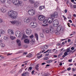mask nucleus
<instances>
[{
    "label": "nucleus",
    "instance_id": "15",
    "mask_svg": "<svg viewBox=\"0 0 76 76\" xmlns=\"http://www.w3.org/2000/svg\"><path fill=\"white\" fill-rule=\"evenodd\" d=\"M61 26L59 25L56 28V30L58 31V32H60L61 30V29L62 28H61Z\"/></svg>",
    "mask_w": 76,
    "mask_h": 76
},
{
    "label": "nucleus",
    "instance_id": "2",
    "mask_svg": "<svg viewBox=\"0 0 76 76\" xmlns=\"http://www.w3.org/2000/svg\"><path fill=\"white\" fill-rule=\"evenodd\" d=\"M59 24L58 20L57 19L54 20L52 23V25L54 27H57Z\"/></svg>",
    "mask_w": 76,
    "mask_h": 76
},
{
    "label": "nucleus",
    "instance_id": "18",
    "mask_svg": "<svg viewBox=\"0 0 76 76\" xmlns=\"http://www.w3.org/2000/svg\"><path fill=\"white\" fill-rule=\"evenodd\" d=\"M34 7H38L39 6V2L37 1L34 3Z\"/></svg>",
    "mask_w": 76,
    "mask_h": 76
},
{
    "label": "nucleus",
    "instance_id": "50",
    "mask_svg": "<svg viewBox=\"0 0 76 76\" xmlns=\"http://www.w3.org/2000/svg\"><path fill=\"white\" fill-rule=\"evenodd\" d=\"M67 71V69L63 71L62 72V73H64L65 72H66Z\"/></svg>",
    "mask_w": 76,
    "mask_h": 76
},
{
    "label": "nucleus",
    "instance_id": "12",
    "mask_svg": "<svg viewBox=\"0 0 76 76\" xmlns=\"http://www.w3.org/2000/svg\"><path fill=\"white\" fill-rule=\"evenodd\" d=\"M0 10L1 13H5L7 11V9L5 7H2L1 8Z\"/></svg>",
    "mask_w": 76,
    "mask_h": 76
},
{
    "label": "nucleus",
    "instance_id": "49",
    "mask_svg": "<svg viewBox=\"0 0 76 76\" xmlns=\"http://www.w3.org/2000/svg\"><path fill=\"white\" fill-rule=\"evenodd\" d=\"M48 57H46L45 58H44V59L45 60H48Z\"/></svg>",
    "mask_w": 76,
    "mask_h": 76
},
{
    "label": "nucleus",
    "instance_id": "55",
    "mask_svg": "<svg viewBox=\"0 0 76 76\" xmlns=\"http://www.w3.org/2000/svg\"><path fill=\"white\" fill-rule=\"evenodd\" d=\"M4 39L5 40H6V39H7V37H4Z\"/></svg>",
    "mask_w": 76,
    "mask_h": 76
},
{
    "label": "nucleus",
    "instance_id": "60",
    "mask_svg": "<svg viewBox=\"0 0 76 76\" xmlns=\"http://www.w3.org/2000/svg\"><path fill=\"white\" fill-rule=\"evenodd\" d=\"M69 6L71 7H72V3H70L69 4Z\"/></svg>",
    "mask_w": 76,
    "mask_h": 76
},
{
    "label": "nucleus",
    "instance_id": "59",
    "mask_svg": "<svg viewBox=\"0 0 76 76\" xmlns=\"http://www.w3.org/2000/svg\"><path fill=\"white\" fill-rule=\"evenodd\" d=\"M73 8H74V9H76V5H74L73 6Z\"/></svg>",
    "mask_w": 76,
    "mask_h": 76
},
{
    "label": "nucleus",
    "instance_id": "63",
    "mask_svg": "<svg viewBox=\"0 0 76 76\" xmlns=\"http://www.w3.org/2000/svg\"><path fill=\"white\" fill-rule=\"evenodd\" d=\"M69 22H70V23H72V20H69Z\"/></svg>",
    "mask_w": 76,
    "mask_h": 76
},
{
    "label": "nucleus",
    "instance_id": "36",
    "mask_svg": "<svg viewBox=\"0 0 76 76\" xmlns=\"http://www.w3.org/2000/svg\"><path fill=\"white\" fill-rule=\"evenodd\" d=\"M52 61H53V60H50L48 61H47V63H51Z\"/></svg>",
    "mask_w": 76,
    "mask_h": 76
},
{
    "label": "nucleus",
    "instance_id": "31",
    "mask_svg": "<svg viewBox=\"0 0 76 76\" xmlns=\"http://www.w3.org/2000/svg\"><path fill=\"white\" fill-rule=\"evenodd\" d=\"M44 48L45 50H47L48 49V46L47 45H45L44 46Z\"/></svg>",
    "mask_w": 76,
    "mask_h": 76
},
{
    "label": "nucleus",
    "instance_id": "4",
    "mask_svg": "<svg viewBox=\"0 0 76 76\" xmlns=\"http://www.w3.org/2000/svg\"><path fill=\"white\" fill-rule=\"evenodd\" d=\"M50 16L53 18H57L58 17V13L55 12L51 14Z\"/></svg>",
    "mask_w": 76,
    "mask_h": 76
},
{
    "label": "nucleus",
    "instance_id": "14",
    "mask_svg": "<svg viewBox=\"0 0 76 76\" xmlns=\"http://www.w3.org/2000/svg\"><path fill=\"white\" fill-rule=\"evenodd\" d=\"M54 19L53 18H50L48 19V23H52Z\"/></svg>",
    "mask_w": 76,
    "mask_h": 76
},
{
    "label": "nucleus",
    "instance_id": "10",
    "mask_svg": "<svg viewBox=\"0 0 76 76\" xmlns=\"http://www.w3.org/2000/svg\"><path fill=\"white\" fill-rule=\"evenodd\" d=\"M30 26H32L33 28H36V27L37 26V23L32 22L31 23Z\"/></svg>",
    "mask_w": 76,
    "mask_h": 76
},
{
    "label": "nucleus",
    "instance_id": "52",
    "mask_svg": "<svg viewBox=\"0 0 76 76\" xmlns=\"http://www.w3.org/2000/svg\"><path fill=\"white\" fill-rule=\"evenodd\" d=\"M12 53H8L7 55V56H10V55H12Z\"/></svg>",
    "mask_w": 76,
    "mask_h": 76
},
{
    "label": "nucleus",
    "instance_id": "9",
    "mask_svg": "<svg viewBox=\"0 0 76 76\" xmlns=\"http://www.w3.org/2000/svg\"><path fill=\"white\" fill-rule=\"evenodd\" d=\"M26 34H27V35H31L32 32V30L30 28H28L26 29Z\"/></svg>",
    "mask_w": 76,
    "mask_h": 76
},
{
    "label": "nucleus",
    "instance_id": "27",
    "mask_svg": "<svg viewBox=\"0 0 76 76\" xmlns=\"http://www.w3.org/2000/svg\"><path fill=\"white\" fill-rule=\"evenodd\" d=\"M32 55V54L29 53V54L28 55L26 56V57H27L28 58H30V57H31Z\"/></svg>",
    "mask_w": 76,
    "mask_h": 76
},
{
    "label": "nucleus",
    "instance_id": "25",
    "mask_svg": "<svg viewBox=\"0 0 76 76\" xmlns=\"http://www.w3.org/2000/svg\"><path fill=\"white\" fill-rule=\"evenodd\" d=\"M29 2L31 4H34L35 3V1L33 0H29Z\"/></svg>",
    "mask_w": 76,
    "mask_h": 76
},
{
    "label": "nucleus",
    "instance_id": "58",
    "mask_svg": "<svg viewBox=\"0 0 76 76\" xmlns=\"http://www.w3.org/2000/svg\"><path fill=\"white\" fill-rule=\"evenodd\" d=\"M2 22H3V20L1 19H0V23H1Z\"/></svg>",
    "mask_w": 76,
    "mask_h": 76
},
{
    "label": "nucleus",
    "instance_id": "37",
    "mask_svg": "<svg viewBox=\"0 0 76 76\" xmlns=\"http://www.w3.org/2000/svg\"><path fill=\"white\" fill-rule=\"evenodd\" d=\"M72 50L69 49H67L66 50V52L67 53H69V52H71Z\"/></svg>",
    "mask_w": 76,
    "mask_h": 76
},
{
    "label": "nucleus",
    "instance_id": "26",
    "mask_svg": "<svg viewBox=\"0 0 76 76\" xmlns=\"http://www.w3.org/2000/svg\"><path fill=\"white\" fill-rule=\"evenodd\" d=\"M35 35L37 40H38V34L37 33H35Z\"/></svg>",
    "mask_w": 76,
    "mask_h": 76
},
{
    "label": "nucleus",
    "instance_id": "42",
    "mask_svg": "<svg viewBox=\"0 0 76 76\" xmlns=\"http://www.w3.org/2000/svg\"><path fill=\"white\" fill-rule=\"evenodd\" d=\"M0 1L2 3H5L6 1V0H0Z\"/></svg>",
    "mask_w": 76,
    "mask_h": 76
},
{
    "label": "nucleus",
    "instance_id": "43",
    "mask_svg": "<svg viewBox=\"0 0 76 76\" xmlns=\"http://www.w3.org/2000/svg\"><path fill=\"white\" fill-rule=\"evenodd\" d=\"M1 47H4V44L3 43L1 44Z\"/></svg>",
    "mask_w": 76,
    "mask_h": 76
},
{
    "label": "nucleus",
    "instance_id": "57",
    "mask_svg": "<svg viewBox=\"0 0 76 76\" xmlns=\"http://www.w3.org/2000/svg\"><path fill=\"white\" fill-rule=\"evenodd\" d=\"M71 40L70 39H68V42H71Z\"/></svg>",
    "mask_w": 76,
    "mask_h": 76
},
{
    "label": "nucleus",
    "instance_id": "3",
    "mask_svg": "<svg viewBox=\"0 0 76 76\" xmlns=\"http://www.w3.org/2000/svg\"><path fill=\"white\" fill-rule=\"evenodd\" d=\"M28 13L31 16H34L35 14V12L33 9L29 10L28 11Z\"/></svg>",
    "mask_w": 76,
    "mask_h": 76
},
{
    "label": "nucleus",
    "instance_id": "46",
    "mask_svg": "<svg viewBox=\"0 0 76 76\" xmlns=\"http://www.w3.org/2000/svg\"><path fill=\"white\" fill-rule=\"evenodd\" d=\"M41 57H42V54L41 55V56H37V57L39 59L40 58H41Z\"/></svg>",
    "mask_w": 76,
    "mask_h": 76
},
{
    "label": "nucleus",
    "instance_id": "64",
    "mask_svg": "<svg viewBox=\"0 0 76 76\" xmlns=\"http://www.w3.org/2000/svg\"><path fill=\"white\" fill-rule=\"evenodd\" d=\"M73 16L75 17V18H76V15L75 14H74L73 15Z\"/></svg>",
    "mask_w": 76,
    "mask_h": 76
},
{
    "label": "nucleus",
    "instance_id": "23",
    "mask_svg": "<svg viewBox=\"0 0 76 76\" xmlns=\"http://www.w3.org/2000/svg\"><path fill=\"white\" fill-rule=\"evenodd\" d=\"M68 54V53H67V52H65L64 53V55L62 56L63 58H64L65 57H66V56H67Z\"/></svg>",
    "mask_w": 76,
    "mask_h": 76
},
{
    "label": "nucleus",
    "instance_id": "47",
    "mask_svg": "<svg viewBox=\"0 0 76 76\" xmlns=\"http://www.w3.org/2000/svg\"><path fill=\"white\" fill-rule=\"evenodd\" d=\"M28 54V53L27 52H25L23 53V55H26V54Z\"/></svg>",
    "mask_w": 76,
    "mask_h": 76
},
{
    "label": "nucleus",
    "instance_id": "32",
    "mask_svg": "<svg viewBox=\"0 0 76 76\" xmlns=\"http://www.w3.org/2000/svg\"><path fill=\"white\" fill-rule=\"evenodd\" d=\"M32 67L30 66L29 67L28 69V71H31V70H32Z\"/></svg>",
    "mask_w": 76,
    "mask_h": 76
},
{
    "label": "nucleus",
    "instance_id": "61",
    "mask_svg": "<svg viewBox=\"0 0 76 76\" xmlns=\"http://www.w3.org/2000/svg\"><path fill=\"white\" fill-rule=\"evenodd\" d=\"M70 23H68L67 25L69 27H70Z\"/></svg>",
    "mask_w": 76,
    "mask_h": 76
},
{
    "label": "nucleus",
    "instance_id": "6",
    "mask_svg": "<svg viewBox=\"0 0 76 76\" xmlns=\"http://www.w3.org/2000/svg\"><path fill=\"white\" fill-rule=\"evenodd\" d=\"M45 16L40 15H39L38 17V19L39 20H41V21H42V20H44V19H45Z\"/></svg>",
    "mask_w": 76,
    "mask_h": 76
},
{
    "label": "nucleus",
    "instance_id": "19",
    "mask_svg": "<svg viewBox=\"0 0 76 76\" xmlns=\"http://www.w3.org/2000/svg\"><path fill=\"white\" fill-rule=\"evenodd\" d=\"M30 21L28 18H26L24 19V21L26 23H28Z\"/></svg>",
    "mask_w": 76,
    "mask_h": 76
},
{
    "label": "nucleus",
    "instance_id": "11",
    "mask_svg": "<svg viewBox=\"0 0 76 76\" xmlns=\"http://www.w3.org/2000/svg\"><path fill=\"white\" fill-rule=\"evenodd\" d=\"M15 34L17 38H19V37H20L22 36V34L19 31L16 32L15 33Z\"/></svg>",
    "mask_w": 76,
    "mask_h": 76
},
{
    "label": "nucleus",
    "instance_id": "1",
    "mask_svg": "<svg viewBox=\"0 0 76 76\" xmlns=\"http://www.w3.org/2000/svg\"><path fill=\"white\" fill-rule=\"evenodd\" d=\"M8 16L12 19H16L18 18V13L15 11H10L8 12Z\"/></svg>",
    "mask_w": 76,
    "mask_h": 76
},
{
    "label": "nucleus",
    "instance_id": "8",
    "mask_svg": "<svg viewBox=\"0 0 76 76\" xmlns=\"http://www.w3.org/2000/svg\"><path fill=\"white\" fill-rule=\"evenodd\" d=\"M8 34L10 35H13L14 34L13 30L12 29H9L8 30Z\"/></svg>",
    "mask_w": 76,
    "mask_h": 76
},
{
    "label": "nucleus",
    "instance_id": "13",
    "mask_svg": "<svg viewBox=\"0 0 76 76\" xmlns=\"http://www.w3.org/2000/svg\"><path fill=\"white\" fill-rule=\"evenodd\" d=\"M51 49L50 50L49 49L47 50L46 51L44 52V54H45V53H46V56H48L49 55V53H51Z\"/></svg>",
    "mask_w": 76,
    "mask_h": 76
},
{
    "label": "nucleus",
    "instance_id": "41",
    "mask_svg": "<svg viewBox=\"0 0 76 76\" xmlns=\"http://www.w3.org/2000/svg\"><path fill=\"white\" fill-rule=\"evenodd\" d=\"M71 15H68V17H67V18L69 19H70V18H71Z\"/></svg>",
    "mask_w": 76,
    "mask_h": 76
},
{
    "label": "nucleus",
    "instance_id": "45",
    "mask_svg": "<svg viewBox=\"0 0 76 76\" xmlns=\"http://www.w3.org/2000/svg\"><path fill=\"white\" fill-rule=\"evenodd\" d=\"M17 43H18H18H20V40H19V39H17Z\"/></svg>",
    "mask_w": 76,
    "mask_h": 76
},
{
    "label": "nucleus",
    "instance_id": "30",
    "mask_svg": "<svg viewBox=\"0 0 76 76\" xmlns=\"http://www.w3.org/2000/svg\"><path fill=\"white\" fill-rule=\"evenodd\" d=\"M10 38H11V39L13 40V39H15V38H16V37L14 36H10Z\"/></svg>",
    "mask_w": 76,
    "mask_h": 76
},
{
    "label": "nucleus",
    "instance_id": "44",
    "mask_svg": "<svg viewBox=\"0 0 76 76\" xmlns=\"http://www.w3.org/2000/svg\"><path fill=\"white\" fill-rule=\"evenodd\" d=\"M42 26H44V27H45L46 26H48V24H47L45 25L42 24Z\"/></svg>",
    "mask_w": 76,
    "mask_h": 76
},
{
    "label": "nucleus",
    "instance_id": "20",
    "mask_svg": "<svg viewBox=\"0 0 76 76\" xmlns=\"http://www.w3.org/2000/svg\"><path fill=\"white\" fill-rule=\"evenodd\" d=\"M19 5L18 6L20 5V6H23V2L22 1H19L18 2Z\"/></svg>",
    "mask_w": 76,
    "mask_h": 76
},
{
    "label": "nucleus",
    "instance_id": "28",
    "mask_svg": "<svg viewBox=\"0 0 76 76\" xmlns=\"http://www.w3.org/2000/svg\"><path fill=\"white\" fill-rule=\"evenodd\" d=\"M43 23H44L45 24H46V23H48V20H45L43 22Z\"/></svg>",
    "mask_w": 76,
    "mask_h": 76
},
{
    "label": "nucleus",
    "instance_id": "35",
    "mask_svg": "<svg viewBox=\"0 0 76 76\" xmlns=\"http://www.w3.org/2000/svg\"><path fill=\"white\" fill-rule=\"evenodd\" d=\"M34 42H35V40L34 39H31V40L30 41V42H31L32 44H33V43H34Z\"/></svg>",
    "mask_w": 76,
    "mask_h": 76
},
{
    "label": "nucleus",
    "instance_id": "56",
    "mask_svg": "<svg viewBox=\"0 0 76 76\" xmlns=\"http://www.w3.org/2000/svg\"><path fill=\"white\" fill-rule=\"evenodd\" d=\"M21 53V51H19L16 54H19V53Z\"/></svg>",
    "mask_w": 76,
    "mask_h": 76
},
{
    "label": "nucleus",
    "instance_id": "51",
    "mask_svg": "<svg viewBox=\"0 0 76 76\" xmlns=\"http://www.w3.org/2000/svg\"><path fill=\"white\" fill-rule=\"evenodd\" d=\"M67 70L68 71H70V70H71V68L69 67V68H67Z\"/></svg>",
    "mask_w": 76,
    "mask_h": 76
},
{
    "label": "nucleus",
    "instance_id": "38",
    "mask_svg": "<svg viewBox=\"0 0 76 76\" xmlns=\"http://www.w3.org/2000/svg\"><path fill=\"white\" fill-rule=\"evenodd\" d=\"M39 67V66H38V65H37L36 66L35 69L36 70H38V68Z\"/></svg>",
    "mask_w": 76,
    "mask_h": 76
},
{
    "label": "nucleus",
    "instance_id": "33",
    "mask_svg": "<svg viewBox=\"0 0 76 76\" xmlns=\"http://www.w3.org/2000/svg\"><path fill=\"white\" fill-rule=\"evenodd\" d=\"M22 72V69H20L18 72V74H20Z\"/></svg>",
    "mask_w": 76,
    "mask_h": 76
},
{
    "label": "nucleus",
    "instance_id": "5",
    "mask_svg": "<svg viewBox=\"0 0 76 76\" xmlns=\"http://www.w3.org/2000/svg\"><path fill=\"white\" fill-rule=\"evenodd\" d=\"M10 22L12 24V25H19V24H20V22L17 21L16 20H12L10 21Z\"/></svg>",
    "mask_w": 76,
    "mask_h": 76
},
{
    "label": "nucleus",
    "instance_id": "17",
    "mask_svg": "<svg viewBox=\"0 0 76 76\" xmlns=\"http://www.w3.org/2000/svg\"><path fill=\"white\" fill-rule=\"evenodd\" d=\"M29 76V73L27 72L25 73H23L22 74V76Z\"/></svg>",
    "mask_w": 76,
    "mask_h": 76
},
{
    "label": "nucleus",
    "instance_id": "39",
    "mask_svg": "<svg viewBox=\"0 0 76 76\" xmlns=\"http://www.w3.org/2000/svg\"><path fill=\"white\" fill-rule=\"evenodd\" d=\"M40 37L41 38H44V35H43L42 34V33H41L40 34Z\"/></svg>",
    "mask_w": 76,
    "mask_h": 76
},
{
    "label": "nucleus",
    "instance_id": "48",
    "mask_svg": "<svg viewBox=\"0 0 76 76\" xmlns=\"http://www.w3.org/2000/svg\"><path fill=\"white\" fill-rule=\"evenodd\" d=\"M11 2V1L10 0H8L7 1V3H10Z\"/></svg>",
    "mask_w": 76,
    "mask_h": 76
},
{
    "label": "nucleus",
    "instance_id": "40",
    "mask_svg": "<svg viewBox=\"0 0 76 76\" xmlns=\"http://www.w3.org/2000/svg\"><path fill=\"white\" fill-rule=\"evenodd\" d=\"M34 37V35L33 34H32L29 37L30 38H31V39H33L34 38L33 37Z\"/></svg>",
    "mask_w": 76,
    "mask_h": 76
},
{
    "label": "nucleus",
    "instance_id": "53",
    "mask_svg": "<svg viewBox=\"0 0 76 76\" xmlns=\"http://www.w3.org/2000/svg\"><path fill=\"white\" fill-rule=\"evenodd\" d=\"M71 49L72 50H75V48L73 47H72L71 48Z\"/></svg>",
    "mask_w": 76,
    "mask_h": 76
},
{
    "label": "nucleus",
    "instance_id": "16",
    "mask_svg": "<svg viewBox=\"0 0 76 76\" xmlns=\"http://www.w3.org/2000/svg\"><path fill=\"white\" fill-rule=\"evenodd\" d=\"M49 29H50V32L51 34H53L54 33V29H53V27L52 26H50Z\"/></svg>",
    "mask_w": 76,
    "mask_h": 76
},
{
    "label": "nucleus",
    "instance_id": "34",
    "mask_svg": "<svg viewBox=\"0 0 76 76\" xmlns=\"http://www.w3.org/2000/svg\"><path fill=\"white\" fill-rule=\"evenodd\" d=\"M44 51H43V50H42L40 52H39V53H38L37 55V56H39V55H40V53H43V52H44Z\"/></svg>",
    "mask_w": 76,
    "mask_h": 76
},
{
    "label": "nucleus",
    "instance_id": "29",
    "mask_svg": "<svg viewBox=\"0 0 76 76\" xmlns=\"http://www.w3.org/2000/svg\"><path fill=\"white\" fill-rule=\"evenodd\" d=\"M27 38V36L23 34V37L22 38V39H23V38Z\"/></svg>",
    "mask_w": 76,
    "mask_h": 76
},
{
    "label": "nucleus",
    "instance_id": "24",
    "mask_svg": "<svg viewBox=\"0 0 76 76\" xmlns=\"http://www.w3.org/2000/svg\"><path fill=\"white\" fill-rule=\"evenodd\" d=\"M45 8V6H40L39 7V9L40 10H42L43 9H44Z\"/></svg>",
    "mask_w": 76,
    "mask_h": 76
},
{
    "label": "nucleus",
    "instance_id": "54",
    "mask_svg": "<svg viewBox=\"0 0 76 76\" xmlns=\"http://www.w3.org/2000/svg\"><path fill=\"white\" fill-rule=\"evenodd\" d=\"M64 12L65 13H66L67 12V10L66 9L64 10Z\"/></svg>",
    "mask_w": 76,
    "mask_h": 76
},
{
    "label": "nucleus",
    "instance_id": "21",
    "mask_svg": "<svg viewBox=\"0 0 76 76\" xmlns=\"http://www.w3.org/2000/svg\"><path fill=\"white\" fill-rule=\"evenodd\" d=\"M29 39H26L24 40V42L26 44H29Z\"/></svg>",
    "mask_w": 76,
    "mask_h": 76
},
{
    "label": "nucleus",
    "instance_id": "7",
    "mask_svg": "<svg viewBox=\"0 0 76 76\" xmlns=\"http://www.w3.org/2000/svg\"><path fill=\"white\" fill-rule=\"evenodd\" d=\"M19 0H12V3L14 5L19 6Z\"/></svg>",
    "mask_w": 76,
    "mask_h": 76
},
{
    "label": "nucleus",
    "instance_id": "62",
    "mask_svg": "<svg viewBox=\"0 0 76 76\" xmlns=\"http://www.w3.org/2000/svg\"><path fill=\"white\" fill-rule=\"evenodd\" d=\"M64 20H67V18H66V17L64 18Z\"/></svg>",
    "mask_w": 76,
    "mask_h": 76
},
{
    "label": "nucleus",
    "instance_id": "22",
    "mask_svg": "<svg viewBox=\"0 0 76 76\" xmlns=\"http://www.w3.org/2000/svg\"><path fill=\"white\" fill-rule=\"evenodd\" d=\"M0 34L2 35H3L5 34V31L3 30H0Z\"/></svg>",
    "mask_w": 76,
    "mask_h": 76
}]
</instances>
